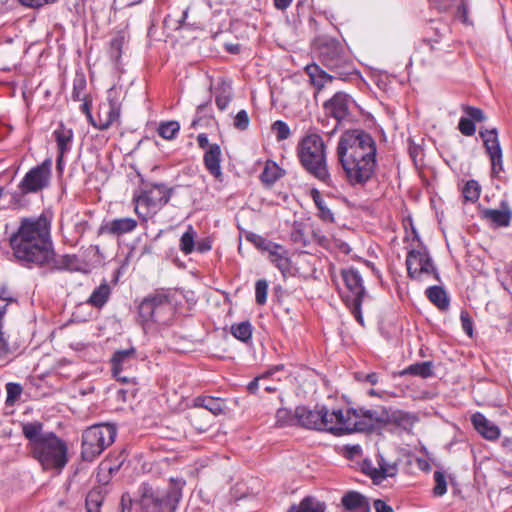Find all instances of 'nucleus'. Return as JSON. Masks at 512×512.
<instances>
[{"label": "nucleus", "instance_id": "nucleus-50", "mask_svg": "<svg viewBox=\"0 0 512 512\" xmlns=\"http://www.w3.org/2000/svg\"><path fill=\"white\" fill-rule=\"evenodd\" d=\"M6 392V404H13L20 397L22 393V387L18 383L10 382L6 384Z\"/></svg>", "mask_w": 512, "mask_h": 512}, {"label": "nucleus", "instance_id": "nucleus-61", "mask_svg": "<svg viewBox=\"0 0 512 512\" xmlns=\"http://www.w3.org/2000/svg\"><path fill=\"white\" fill-rule=\"evenodd\" d=\"M278 175L273 173L268 167H265L261 174V180L265 183L272 184L278 179Z\"/></svg>", "mask_w": 512, "mask_h": 512}, {"label": "nucleus", "instance_id": "nucleus-17", "mask_svg": "<svg viewBox=\"0 0 512 512\" xmlns=\"http://www.w3.org/2000/svg\"><path fill=\"white\" fill-rule=\"evenodd\" d=\"M357 417L358 431H370L377 425L387 424L390 421V413L385 407L367 409L354 408Z\"/></svg>", "mask_w": 512, "mask_h": 512}, {"label": "nucleus", "instance_id": "nucleus-13", "mask_svg": "<svg viewBox=\"0 0 512 512\" xmlns=\"http://www.w3.org/2000/svg\"><path fill=\"white\" fill-rule=\"evenodd\" d=\"M354 408L329 411L326 431L341 436L358 431L357 415Z\"/></svg>", "mask_w": 512, "mask_h": 512}, {"label": "nucleus", "instance_id": "nucleus-28", "mask_svg": "<svg viewBox=\"0 0 512 512\" xmlns=\"http://www.w3.org/2000/svg\"><path fill=\"white\" fill-rule=\"evenodd\" d=\"M475 430L488 440H496L500 436L499 428L489 421L482 413L476 412L471 417Z\"/></svg>", "mask_w": 512, "mask_h": 512}, {"label": "nucleus", "instance_id": "nucleus-33", "mask_svg": "<svg viewBox=\"0 0 512 512\" xmlns=\"http://www.w3.org/2000/svg\"><path fill=\"white\" fill-rule=\"evenodd\" d=\"M326 504L314 496L304 497L299 504L291 505L287 512H325Z\"/></svg>", "mask_w": 512, "mask_h": 512}, {"label": "nucleus", "instance_id": "nucleus-22", "mask_svg": "<svg viewBox=\"0 0 512 512\" xmlns=\"http://www.w3.org/2000/svg\"><path fill=\"white\" fill-rule=\"evenodd\" d=\"M397 465L385 462L382 456L378 459V467H374L370 461H364L362 471L368 475L374 483L380 484L387 477H393L397 474Z\"/></svg>", "mask_w": 512, "mask_h": 512}, {"label": "nucleus", "instance_id": "nucleus-43", "mask_svg": "<svg viewBox=\"0 0 512 512\" xmlns=\"http://www.w3.org/2000/svg\"><path fill=\"white\" fill-rule=\"evenodd\" d=\"M275 418L278 427L292 426L297 423L296 413L293 415L292 412L286 408H279Z\"/></svg>", "mask_w": 512, "mask_h": 512}, {"label": "nucleus", "instance_id": "nucleus-53", "mask_svg": "<svg viewBox=\"0 0 512 512\" xmlns=\"http://www.w3.org/2000/svg\"><path fill=\"white\" fill-rule=\"evenodd\" d=\"M460 320L463 331L468 335H473V321L467 311H461Z\"/></svg>", "mask_w": 512, "mask_h": 512}, {"label": "nucleus", "instance_id": "nucleus-34", "mask_svg": "<svg viewBox=\"0 0 512 512\" xmlns=\"http://www.w3.org/2000/svg\"><path fill=\"white\" fill-rule=\"evenodd\" d=\"M427 298L440 310L445 311L449 308V297L441 286H430L426 289Z\"/></svg>", "mask_w": 512, "mask_h": 512}, {"label": "nucleus", "instance_id": "nucleus-60", "mask_svg": "<svg viewBox=\"0 0 512 512\" xmlns=\"http://www.w3.org/2000/svg\"><path fill=\"white\" fill-rule=\"evenodd\" d=\"M115 378L117 381L125 384L126 386H129V387H131L132 385H134V387L137 386L136 378L131 376L130 372L120 374L119 377H115Z\"/></svg>", "mask_w": 512, "mask_h": 512}, {"label": "nucleus", "instance_id": "nucleus-6", "mask_svg": "<svg viewBox=\"0 0 512 512\" xmlns=\"http://www.w3.org/2000/svg\"><path fill=\"white\" fill-rule=\"evenodd\" d=\"M297 155L303 168L319 181L329 185L331 178L326 162V147L317 133L307 134L297 147Z\"/></svg>", "mask_w": 512, "mask_h": 512}, {"label": "nucleus", "instance_id": "nucleus-48", "mask_svg": "<svg viewBox=\"0 0 512 512\" xmlns=\"http://www.w3.org/2000/svg\"><path fill=\"white\" fill-rule=\"evenodd\" d=\"M268 283L265 279H259L255 283V300L258 305H264L267 301Z\"/></svg>", "mask_w": 512, "mask_h": 512}, {"label": "nucleus", "instance_id": "nucleus-31", "mask_svg": "<svg viewBox=\"0 0 512 512\" xmlns=\"http://www.w3.org/2000/svg\"><path fill=\"white\" fill-rule=\"evenodd\" d=\"M53 136L57 143L58 153L67 154L71 151L74 137V133L71 128L60 123L54 130Z\"/></svg>", "mask_w": 512, "mask_h": 512}, {"label": "nucleus", "instance_id": "nucleus-16", "mask_svg": "<svg viewBox=\"0 0 512 512\" xmlns=\"http://www.w3.org/2000/svg\"><path fill=\"white\" fill-rule=\"evenodd\" d=\"M329 410L325 406H316L314 410L305 406L296 408L297 424L307 429L326 431Z\"/></svg>", "mask_w": 512, "mask_h": 512}, {"label": "nucleus", "instance_id": "nucleus-21", "mask_svg": "<svg viewBox=\"0 0 512 512\" xmlns=\"http://www.w3.org/2000/svg\"><path fill=\"white\" fill-rule=\"evenodd\" d=\"M137 225V221L133 218H116L111 221L103 222L98 229V234H107L120 237L124 234L134 231L137 228Z\"/></svg>", "mask_w": 512, "mask_h": 512}, {"label": "nucleus", "instance_id": "nucleus-35", "mask_svg": "<svg viewBox=\"0 0 512 512\" xmlns=\"http://www.w3.org/2000/svg\"><path fill=\"white\" fill-rule=\"evenodd\" d=\"M111 295V288L109 284L104 281L96 289L93 290L87 303L95 308H102L109 300Z\"/></svg>", "mask_w": 512, "mask_h": 512}, {"label": "nucleus", "instance_id": "nucleus-54", "mask_svg": "<svg viewBox=\"0 0 512 512\" xmlns=\"http://www.w3.org/2000/svg\"><path fill=\"white\" fill-rule=\"evenodd\" d=\"M272 375V372L271 371H266L264 372L263 374L255 377L251 382H249V384L247 385V390L249 391V393L251 394H255L259 388V382L261 380H264L268 377H270Z\"/></svg>", "mask_w": 512, "mask_h": 512}, {"label": "nucleus", "instance_id": "nucleus-32", "mask_svg": "<svg viewBox=\"0 0 512 512\" xmlns=\"http://www.w3.org/2000/svg\"><path fill=\"white\" fill-rule=\"evenodd\" d=\"M194 407L204 408L215 416L224 414L226 410L225 401L221 398H215L212 396L196 397L194 399Z\"/></svg>", "mask_w": 512, "mask_h": 512}, {"label": "nucleus", "instance_id": "nucleus-10", "mask_svg": "<svg viewBox=\"0 0 512 512\" xmlns=\"http://www.w3.org/2000/svg\"><path fill=\"white\" fill-rule=\"evenodd\" d=\"M341 276L344 281L346 292L343 293L342 299L349 308L355 320L364 326V318L361 311V305L367 292L363 285V279L359 271L353 267L342 269Z\"/></svg>", "mask_w": 512, "mask_h": 512}, {"label": "nucleus", "instance_id": "nucleus-45", "mask_svg": "<svg viewBox=\"0 0 512 512\" xmlns=\"http://www.w3.org/2000/svg\"><path fill=\"white\" fill-rule=\"evenodd\" d=\"M246 239L253 243L259 250L266 251L267 253L272 249L275 248V242H272L270 240H267L266 238L250 233L246 236Z\"/></svg>", "mask_w": 512, "mask_h": 512}, {"label": "nucleus", "instance_id": "nucleus-64", "mask_svg": "<svg viewBox=\"0 0 512 512\" xmlns=\"http://www.w3.org/2000/svg\"><path fill=\"white\" fill-rule=\"evenodd\" d=\"M212 248V242L209 239H202L195 244V249L200 253L210 251Z\"/></svg>", "mask_w": 512, "mask_h": 512}, {"label": "nucleus", "instance_id": "nucleus-46", "mask_svg": "<svg viewBox=\"0 0 512 512\" xmlns=\"http://www.w3.org/2000/svg\"><path fill=\"white\" fill-rule=\"evenodd\" d=\"M435 486L433 488V494L436 497H441L447 492V481L444 472L435 471L433 474Z\"/></svg>", "mask_w": 512, "mask_h": 512}, {"label": "nucleus", "instance_id": "nucleus-11", "mask_svg": "<svg viewBox=\"0 0 512 512\" xmlns=\"http://www.w3.org/2000/svg\"><path fill=\"white\" fill-rule=\"evenodd\" d=\"M25 340L18 328L4 327L0 320V368L19 357L24 350Z\"/></svg>", "mask_w": 512, "mask_h": 512}, {"label": "nucleus", "instance_id": "nucleus-26", "mask_svg": "<svg viewBox=\"0 0 512 512\" xmlns=\"http://www.w3.org/2000/svg\"><path fill=\"white\" fill-rule=\"evenodd\" d=\"M269 260L279 269L282 275L285 277L290 274L292 268V261L289 257L288 250L276 243L275 248H272L269 252Z\"/></svg>", "mask_w": 512, "mask_h": 512}, {"label": "nucleus", "instance_id": "nucleus-36", "mask_svg": "<svg viewBox=\"0 0 512 512\" xmlns=\"http://www.w3.org/2000/svg\"><path fill=\"white\" fill-rule=\"evenodd\" d=\"M417 421L418 417L414 413L398 410L390 414L389 422L408 430L411 429Z\"/></svg>", "mask_w": 512, "mask_h": 512}, {"label": "nucleus", "instance_id": "nucleus-7", "mask_svg": "<svg viewBox=\"0 0 512 512\" xmlns=\"http://www.w3.org/2000/svg\"><path fill=\"white\" fill-rule=\"evenodd\" d=\"M318 58L340 78L351 75L355 68L350 54L340 41L330 37L318 39Z\"/></svg>", "mask_w": 512, "mask_h": 512}, {"label": "nucleus", "instance_id": "nucleus-18", "mask_svg": "<svg viewBox=\"0 0 512 512\" xmlns=\"http://www.w3.org/2000/svg\"><path fill=\"white\" fill-rule=\"evenodd\" d=\"M450 45L445 43L442 37L435 39H424L418 46L415 57L424 63H432L436 59L443 58L449 50Z\"/></svg>", "mask_w": 512, "mask_h": 512}, {"label": "nucleus", "instance_id": "nucleus-9", "mask_svg": "<svg viewBox=\"0 0 512 512\" xmlns=\"http://www.w3.org/2000/svg\"><path fill=\"white\" fill-rule=\"evenodd\" d=\"M116 435V428L110 424H98L88 427L82 434V460L86 462L94 461L115 441Z\"/></svg>", "mask_w": 512, "mask_h": 512}, {"label": "nucleus", "instance_id": "nucleus-30", "mask_svg": "<svg viewBox=\"0 0 512 512\" xmlns=\"http://www.w3.org/2000/svg\"><path fill=\"white\" fill-rule=\"evenodd\" d=\"M44 265H48L51 270L78 271V259L75 255H56L52 248V256Z\"/></svg>", "mask_w": 512, "mask_h": 512}, {"label": "nucleus", "instance_id": "nucleus-59", "mask_svg": "<svg viewBox=\"0 0 512 512\" xmlns=\"http://www.w3.org/2000/svg\"><path fill=\"white\" fill-rule=\"evenodd\" d=\"M120 512H132V498L128 493H124L121 497Z\"/></svg>", "mask_w": 512, "mask_h": 512}, {"label": "nucleus", "instance_id": "nucleus-55", "mask_svg": "<svg viewBox=\"0 0 512 512\" xmlns=\"http://www.w3.org/2000/svg\"><path fill=\"white\" fill-rule=\"evenodd\" d=\"M355 378L360 382L365 381L370 383L371 385H376L379 381V375L376 372H371L367 374L358 372L355 374Z\"/></svg>", "mask_w": 512, "mask_h": 512}, {"label": "nucleus", "instance_id": "nucleus-38", "mask_svg": "<svg viewBox=\"0 0 512 512\" xmlns=\"http://www.w3.org/2000/svg\"><path fill=\"white\" fill-rule=\"evenodd\" d=\"M231 334L243 343H248L252 339L253 327L249 321H242L231 326Z\"/></svg>", "mask_w": 512, "mask_h": 512}, {"label": "nucleus", "instance_id": "nucleus-3", "mask_svg": "<svg viewBox=\"0 0 512 512\" xmlns=\"http://www.w3.org/2000/svg\"><path fill=\"white\" fill-rule=\"evenodd\" d=\"M22 433L28 440L27 448L43 470L61 472L68 463V447L66 442L54 432H43V424L39 421L22 424Z\"/></svg>", "mask_w": 512, "mask_h": 512}, {"label": "nucleus", "instance_id": "nucleus-2", "mask_svg": "<svg viewBox=\"0 0 512 512\" xmlns=\"http://www.w3.org/2000/svg\"><path fill=\"white\" fill-rule=\"evenodd\" d=\"M9 242L14 256L22 265L44 266L52 256L51 219L45 214L21 219Z\"/></svg>", "mask_w": 512, "mask_h": 512}, {"label": "nucleus", "instance_id": "nucleus-4", "mask_svg": "<svg viewBox=\"0 0 512 512\" xmlns=\"http://www.w3.org/2000/svg\"><path fill=\"white\" fill-rule=\"evenodd\" d=\"M137 310V321L145 332L168 325L174 316L172 294L168 289H156L140 301Z\"/></svg>", "mask_w": 512, "mask_h": 512}, {"label": "nucleus", "instance_id": "nucleus-1", "mask_svg": "<svg viewBox=\"0 0 512 512\" xmlns=\"http://www.w3.org/2000/svg\"><path fill=\"white\" fill-rule=\"evenodd\" d=\"M376 152L375 140L364 130H347L340 136L337 158L351 186L363 187L372 179L377 166Z\"/></svg>", "mask_w": 512, "mask_h": 512}, {"label": "nucleus", "instance_id": "nucleus-14", "mask_svg": "<svg viewBox=\"0 0 512 512\" xmlns=\"http://www.w3.org/2000/svg\"><path fill=\"white\" fill-rule=\"evenodd\" d=\"M406 266L409 277L414 280L420 281L424 274H434V276L438 279L437 270L433 265L432 259L426 249L410 250L406 258Z\"/></svg>", "mask_w": 512, "mask_h": 512}, {"label": "nucleus", "instance_id": "nucleus-63", "mask_svg": "<svg viewBox=\"0 0 512 512\" xmlns=\"http://www.w3.org/2000/svg\"><path fill=\"white\" fill-rule=\"evenodd\" d=\"M373 506L376 512H394L393 508L381 499L375 500Z\"/></svg>", "mask_w": 512, "mask_h": 512}, {"label": "nucleus", "instance_id": "nucleus-20", "mask_svg": "<svg viewBox=\"0 0 512 512\" xmlns=\"http://www.w3.org/2000/svg\"><path fill=\"white\" fill-rule=\"evenodd\" d=\"M121 105L116 99L108 98L106 103L99 106L97 123L98 130H107L120 119Z\"/></svg>", "mask_w": 512, "mask_h": 512}, {"label": "nucleus", "instance_id": "nucleus-52", "mask_svg": "<svg viewBox=\"0 0 512 512\" xmlns=\"http://www.w3.org/2000/svg\"><path fill=\"white\" fill-rule=\"evenodd\" d=\"M249 122H250V120H249V116H248V113L246 112V110H240L234 118L235 128H237L241 131H244L248 128Z\"/></svg>", "mask_w": 512, "mask_h": 512}, {"label": "nucleus", "instance_id": "nucleus-41", "mask_svg": "<svg viewBox=\"0 0 512 512\" xmlns=\"http://www.w3.org/2000/svg\"><path fill=\"white\" fill-rule=\"evenodd\" d=\"M179 130L180 124L177 121H166L159 124L157 132L162 138L172 140L176 138Z\"/></svg>", "mask_w": 512, "mask_h": 512}, {"label": "nucleus", "instance_id": "nucleus-25", "mask_svg": "<svg viewBox=\"0 0 512 512\" xmlns=\"http://www.w3.org/2000/svg\"><path fill=\"white\" fill-rule=\"evenodd\" d=\"M204 165L207 171L217 180H221L223 173L221 170V148L218 144H211L205 151Z\"/></svg>", "mask_w": 512, "mask_h": 512}, {"label": "nucleus", "instance_id": "nucleus-5", "mask_svg": "<svg viewBox=\"0 0 512 512\" xmlns=\"http://www.w3.org/2000/svg\"><path fill=\"white\" fill-rule=\"evenodd\" d=\"M183 479H171L168 488L161 489L149 483L139 488V505L142 512H175L182 497Z\"/></svg>", "mask_w": 512, "mask_h": 512}, {"label": "nucleus", "instance_id": "nucleus-51", "mask_svg": "<svg viewBox=\"0 0 512 512\" xmlns=\"http://www.w3.org/2000/svg\"><path fill=\"white\" fill-rule=\"evenodd\" d=\"M459 131L465 136H473L476 132L475 123L472 119L461 117L458 123Z\"/></svg>", "mask_w": 512, "mask_h": 512}, {"label": "nucleus", "instance_id": "nucleus-29", "mask_svg": "<svg viewBox=\"0 0 512 512\" xmlns=\"http://www.w3.org/2000/svg\"><path fill=\"white\" fill-rule=\"evenodd\" d=\"M305 72L309 76L310 83L315 88V96L329 83L333 81V76L324 71L319 65L312 63L305 67Z\"/></svg>", "mask_w": 512, "mask_h": 512}, {"label": "nucleus", "instance_id": "nucleus-15", "mask_svg": "<svg viewBox=\"0 0 512 512\" xmlns=\"http://www.w3.org/2000/svg\"><path fill=\"white\" fill-rule=\"evenodd\" d=\"M483 144L491 161V173L493 176L503 170V153L500 146L498 132L496 128L484 129L479 132Z\"/></svg>", "mask_w": 512, "mask_h": 512}, {"label": "nucleus", "instance_id": "nucleus-8", "mask_svg": "<svg viewBox=\"0 0 512 512\" xmlns=\"http://www.w3.org/2000/svg\"><path fill=\"white\" fill-rule=\"evenodd\" d=\"M172 194L173 188L161 183L144 185L133 196L136 214L143 221H147L169 202Z\"/></svg>", "mask_w": 512, "mask_h": 512}, {"label": "nucleus", "instance_id": "nucleus-19", "mask_svg": "<svg viewBox=\"0 0 512 512\" xmlns=\"http://www.w3.org/2000/svg\"><path fill=\"white\" fill-rule=\"evenodd\" d=\"M137 360V350L134 346H130L127 349L116 350L110 359L113 377H119L120 374L131 372L136 366Z\"/></svg>", "mask_w": 512, "mask_h": 512}, {"label": "nucleus", "instance_id": "nucleus-57", "mask_svg": "<svg viewBox=\"0 0 512 512\" xmlns=\"http://www.w3.org/2000/svg\"><path fill=\"white\" fill-rule=\"evenodd\" d=\"M19 3L28 8H40L46 4L54 3L57 0H18Z\"/></svg>", "mask_w": 512, "mask_h": 512}, {"label": "nucleus", "instance_id": "nucleus-62", "mask_svg": "<svg viewBox=\"0 0 512 512\" xmlns=\"http://www.w3.org/2000/svg\"><path fill=\"white\" fill-rule=\"evenodd\" d=\"M188 12H189V8L188 7L183 10L181 17L178 20L175 21V24L172 27L174 30L181 29V28H183L185 26H191V24L186 23V19L188 17Z\"/></svg>", "mask_w": 512, "mask_h": 512}, {"label": "nucleus", "instance_id": "nucleus-39", "mask_svg": "<svg viewBox=\"0 0 512 512\" xmlns=\"http://www.w3.org/2000/svg\"><path fill=\"white\" fill-rule=\"evenodd\" d=\"M312 199L318 209V216L326 221V222H333L334 216L331 210L327 207L325 200L323 199L321 193L317 189H313L311 191Z\"/></svg>", "mask_w": 512, "mask_h": 512}, {"label": "nucleus", "instance_id": "nucleus-44", "mask_svg": "<svg viewBox=\"0 0 512 512\" xmlns=\"http://www.w3.org/2000/svg\"><path fill=\"white\" fill-rule=\"evenodd\" d=\"M86 78L82 73H77L73 79V90H72V99L74 101H81L83 97V92L86 89Z\"/></svg>", "mask_w": 512, "mask_h": 512}, {"label": "nucleus", "instance_id": "nucleus-23", "mask_svg": "<svg viewBox=\"0 0 512 512\" xmlns=\"http://www.w3.org/2000/svg\"><path fill=\"white\" fill-rule=\"evenodd\" d=\"M350 101L349 95L343 92H337L331 99L324 103V109L327 115L340 122L349 115Z\"/></svg>", "mask_w": 512, "mask_h": 512}, {"label": "nucleus", "instance_id": "nucleus-49", "mask_svg": "<svg viewBox=\"0 0 512 512\" xmlns=\"http://www.w3.org/2000/svg\"><path fill=\"white\" fill-rule=\"evenodd\" d=\"M462 111L466 115L467 118L472 119L473 122H484L486 120V116L480 108L463 105Z\"/></svg>", "mask_w": 512, "mask_h": 512}, {"label": "nucleus", "instance_id": "nucleus-56", "mask_svg": "<svg viewBox=\"0 0 512 512\" xmlns=\"http://www.w3.org/2000/svg\"><path fill=\"white\" fill-rule=\"evenodd\" d=\"M137 390H138L137 387H134V385H132L131 387L127 386L126 388H121L117 392V397H118V399L125 402L127 400V398L135 397Z\"/></svg>", "mask_w": 512, "mask_h": 512}, {"label": "nucleus", "instance_id": "nucleus-12", "mask_svg": "<svg viewBox=\"0 0 512 512\" xmlns=\"http://www.w3.org/2000/svg\"><path fill=\"white\" fill-rule=\"evenodd\" d=\"M51 159L31 168L20 181L18 188L22 194L37 193L49 186L51 179Z\"/></svg>", "mask_w": 512, "mask_h": 512}, {"label": "nucleus", "instance_id": "nucleus-58", "mask_svg": "<svg viewBox=\"0 0 512 512\" xmlns=\"http://www.w3.org/2000/svg\"><path fill=\"white\" fill-rule=\"evenodd\" d=\"M230 100L231 98L229 95L221 93L216 96L215 103L219 110L224 111L228 107Z\"/></svg>", "mask_w": 512, "mask_h": 512}, {"label": "nucleus", "instance_id": "nucleus-42", "mask_svg": "<svg viewBox=\"0 0 512 512\" xmlns=\"http://www.w3.org/2000/svg\"><path fill=\"white\" fill-rule=\"evenodd\" d=\"M462 192L466 202L475 203L479 200L481 187L476 180H469L464 185Z\"/></svg>", "mask_w": 512, "mask_h": 512}, {"label": "nucleus", "instance_id": "nucleus-47", "mask_svg": "<svg viewBox=\"0 0 512 512\" xmlns=\"http://www.w3.org/2000/svg\"><path fill=\"white\" fill-rule=\"evenodd\" d=\"M272 131L276 134V140L278 142L286 140L291 135V130L288 124L282 120H277L272 124Z\"/></svg>", "mask_w": 512, "mask_h": 512}, {"label": "nucleus", "instance_id": "nucleus-37", "mask_svg": "<svg viewBox=\"0 0 512 512\" xmlns=\"http://www.w3.org/2000/svg\"><path fill=\"white\" fill-rule=\"evenodd\" d=\"M401 374L429 378L433 375V364L431 361L418 362L405 368Z\"/></svg>", "mask_w": 512, "mask_h": 512}, {"label": "nucleus", "instance_id": "nucleus-40", "mask_svg": "<svg viewBox=\"0 0 512 512\" xmlns=\"http://www.w3.org/2000/svg\"><path fill=\"white\" fill-rule=\"evenodd\" d=\"M195 236L196 232L191 225L182 234L179 248L185 255H189L195 250Z\"/></svg>", "mask_w": 512, "mask_h": 512}, {"label": "nucleus", "instance_id": "nucleus-27", "mask_svg": "<svg viewBox=\"0 0 512 512\" xmlns=\"http://www.w3.org/2000/svg\"><path fill=\"white\" fill-rule=\"evenodd\" d=\"M341 504L348 512H370L368 500L357 491L345 493L341 499Z\"/></svg>", "mask_w": 512, "mask_h": 512}, {"label": "nucleus", "instance_id": "nucleus-24", "mask_svg": "<svg viewBox=\"0 0 512 512\" xmlns=\"http://www.w3.org/2000/svg\"><path fill=\"white\" fill-rule=\"evenodd\" d=\"M482 218L489 221L494 227H508L511 222L512 212L506 201H502L500 209H484Z\"/></svg>", "mask_w": 512, "mask_h": 512}]
</instances>
